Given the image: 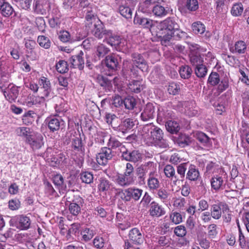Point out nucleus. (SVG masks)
<instances>
[{"label":"nucleus","instance_id":"1","mask_svg":"<svg viewBox=\"0 0 249 249\" xmlns=\"http://www.w3.org/2000/svg\"><path fill=\"white\" fill-rule=\"evenodd\" d=\"M144 142L148 145H154L161 148L169 147L168 142L163 138V131L159 127L151 124L144 125L141 132Z\"/></svg>","mask_w":249,"mask_h":249},{"label":"nucleus","instance_id":"2","mask_svg":"<svg viewBox=\"0 0 249 249\" xmlns=\"http://www.w3.org/2000/svg\"><path fill=\"white\" fill-rule=\"evenodd\" d=\"M179 28V26L175 18L168 17L160 22L156 21L154 32L158 37L164 40H169Z\"/></svg>","mask_w":249,"mask_h":249},{"label":"nucleus","instance_id":"3","mask_svg":"<svg viewBox=\"0 0 249 249\" xmlns=\"http://www.w3.org/2000/svg\"><path fill=\"white\" fill-rule=\"evenodd\" d=\"M132 63L126 60L124 62V68L129 70L133 73H136L138 68L142 71H146L148 66L143 56L138 53L131 54Z\"/></svg>","mask_w":249,"mask_h":249},{"label":"nucleus","instance_id":"4","mask_svg":"<svg viewBox=\"0 0 249 249\" xmlns=\"http://www.w3.org/2000/svg\"><path fill=\"white\" fill-rule=\"evenodd\" d=\"M143 190L135 187H129L124 190H121L118 192V195L123 201L129 202L132 199L136 201L141 198Z\"/></svg>","mask_w":249,"mask_h":249},{"label":"nucleus","instance_id":"5","mask_svg":"<svg viewBox=\"0 0 249 249\" xmlns=\"http://www.w3.org/2000/svg\"><path fill=\"white\" fill-rule=\"evenodd\" d=\"M39 87V95L44 99H51L53 96V92L49 79L41 76L38 79Z\"/></svg>","mask_w":249,"mask_h":249},{"label":"nucleus","instance_id":"6","mask_svg":"<svg viewBox=\"0 0 249 249\" xmlns=\"http://www.w3.org/2000/svg\"><path fill=\"white\" fill-rule=\"evenodd\" d=\"M118 6V10L120 14L126 18H130L132 17L131 7L135 4L133 0H116Z\"/></svg>","mask_w":249,"mask_h":249},{"label":"nucleus","instance_id":"7","mask_svg":"<svg viewBox=\"0 0 249 249\" xmlns=\"http://www.w3.org/2000/svg\"><path fill=\"white\" fill-rule=\"evenodd\" d=\"M104 41L120 51L125 49L126 41L121 38L120 36L113 34L110 30L104 39Z\"/></svg>","mask_w":249,"mask_h":249},{"label":"nucleus","instance_id":"8","mask_svg":"<svg viewBox=\"0 0 249 249\" xmlns=\"http://www.w3.org/2000/svg\"><path fill=\"white\" fill-rule=\"evenodd\" d=\"M114 156V154L112 150L107 147H104L97 155L96 160L100 165H106Z\"/></svg>","mask_w":249,"mask_h":249},{"label":"nucleus","instance_id":"9","mask_svg":"<svg viewBox=\"0 0 249 249\" xmlns=\"http://www.w3.org/2000/svg\"><path fill=\"white\" fill-rule=\"evenodd\" d=\"M84 12H86L85 24L87 27L92 28V25L100 21L97 16L95 7H89Z\"/></svg>","mask_w":249,"mask_h":249},{"label":"nucleus","instance_id":"10","mask_svg":"<svg viewBox=\"0 0 249 249\" xmlns=\"http://www.w3.org/2000/svg\"><path fill=\"white\" fill-rule=\"evenodd\" d=\"M84 199L79 196H75L69 205L70 213L73 216H77L81 213V208L83 206Z\"/></svg>","mask_w":249,"mask_h":249},{"label":"nucleus","instance_id":"11","mask_svg":"<svg viewBox=\"0 0 249 249\" xmlns=\"http://www.w3.org/2000/svg\"><path fill=\"white\" fill-rule=\"evenodd\" d=\"M121 157L123 160L136 162L142 159V154L138 150L129 151L125 147H122Z\"/></svg>","mask_w":249,"mask_h":249},{"label":"nucleus","instance_id":"12","mask_svg":"<svg viewBox=\"0 0 249 249\" xmlns=\"http://www.w3.org/2000/svg\"><path fill=\"white\" fill-rule=\"evenodd\" d=\"M49 0H34L33 10L35 13L40 15H45L50 9Z\"/></svg>","mask_w":249,"mask_h":249},{"label":"nucleus","instance_id":"13","mask_svg":"<svg viewBox=\"0 0 249 249\" xmlns=\"http://www.w3.org/2000/svg\"><path fill=\"white\" fill-rule=\"evenodd\" d=\"M128 236V240L135 245H141L144 240V235L142 231L137 228H134L130 230Z\"/></svg>","mask_w":249,"mask_h":249},{"label":"nucleus","instance_id":"14","mask_svg":"<svg viewBox=\"0 0 249 249\" xmlns=\"http://www.w3.org/2000/svg\"><path fill=\"white\" fill-rule=\"evenodd\" d=\"M12 222H14L15 226L20 230H27L31 225V220L29 217L24 215H17L12 218Z\"/></svg>","mask_w":249,"mask_h":249},{"label":"nucleus","instance_id":"15","mask_svg":"<svg viewBox=\"0 0 249 249\" xmlns=\"http://www.w3.org/2000/svg\"><path fill=\"white\" fill-rule=\"evenodd\" d=\"M89 28L90 30L92 35L99 39L104 37L105 38L109 31L105 28L104 24L101 21L92 25V28Z\"/></svg>","mask_w":249,"mask_h":249},{"label":"nucleus","instance_id":"16","mask_svg":"<svg viewBox=\"0 0 249 249\" xmlns=\"http://www.w3.org/2000/svg\"><path fill=\"white\" fill-rule=\"evenodd\" d=\"M133 21L135 24L141 25L143 28H152L153 31L154 32V26H156V21L143 17L136 16Z\"/></svg>","mask_w":249,"mask_h":249},{"label":"nucleus","instance_id":"17","mask_svg":"<svg viewBox=\"0 0 249 249\" xmlns=\"http://www.w3.org/2000/svg\"><path fill=\"white\" fill-rule=\"evenodd\" d=\"M46 122L50 131L53 132L58 131L61 127L64 126V123L62 119L55 117L48 118Z\"/></svg>","mask_w":249,"mask_h":249},{"label":"nucleus","instance_id":"18","mask_svg":"<svg viewBox=\"0 0 249 249\" xmlns=\"http://www.w3.org/2000/svg\"><path fill=\"white\" fill-rule=\"evenodd\" d=\"M149 215L153 217H159L165 213L164 209L156 201H152L149 206Z\"/></svg>","mask_w":249,"mask_h":249},{"label":"nucleus","instance_id":"19","mask_svg":"<svg viewBox=\"0 0 249 249\" xmlns=\"http://www.w3.org/2000/svg\"><path fill=\"white\" fill-rule=\"evenodd\" d=\"M155 108L153 104L147 103L141 113V117L142 121H147L152 119L155 115Z\"/></svg>","mask_w":249,"mask_h":249},{"label":"nucleus","instance_id":"20","mask_svg":"<svg viewBox=\"0 0 249 249\" xmlns=\"http://www.w3.org/2000/svg\"><path fill=\"white\" fill-rule=\"evenodd\" d=\"M173 116V112L166 107H160L158 109L157 122L159 124L166 122Z\"/></svg>","mask_w":249,"mask_h":249},{"label":"nucleus","instance_id":"21","mask_svg":"<svg viewBox=\"0 0 249 249\" xmlns=\"http://www.w3.org/2000/svg\"><path fill=\"white\" fill-rule=\"evenodd\" d=\"M115 182L118 185L125 187L133 184L135 182V178H131L124 174H119L116 176Z\"/></svg>","mask_w":249,"mask_h":249},{"label":"nucleus","instance_id":"22","mask_svg":"<svg viewBox=\"0 0 249 249\" xmlns=\"http://www.w3.org/2000/svg\"><path fill=\"white\" fill-rule=\"evenodd\" d=\"M15 132L18 136L25 138L26 143L30 141L36 133L32 128L27 127H18Z\"/></svg>","mask_w":249,"mask_h":249},{"label":"nucleus","instance_id":"23","mask_svg":"<svg viewBox=\"0 0 249 249\" xmlns=\"http://www.w3.org/2000/svg\"><path fill=\"white\" fill-rule=\"evenodd\" d=\"M84 53L80 51L77 54L72 56L70 59V62L73 68H78L82 70L84 67Z\"/></svg>","mask_w":249,"mask_h":249},{"label":"nucleus","instance_id":"24","mask_svg":"<svg viewBox=\"0 0 249 249\" xmlns=\"http://www.w3.org/2000/svg\"><path fill=\"white\" fill-rule=\"evenodd\" d=\"M27 143L33 150L39 149L44 145L43 137L41 134L36 133Z\"/></svg>","mask_w":249,"mask_h":249},{"label":"nucleus","instance_id":"25","mask_svg":"<svg viewBox=\"0 0 249 249\" xmlns=\"http://www.w3.org/2000/svg\"><path fill=\"white\" fill-rule=\"evenodd\" d=\"M147 181V187L150 191L157 190L160 186L159 175L158 173L148 177Z\"/></svg>","mask_w":249,"mask_h":249},{"label":"nucleus","instance_id":"26","mask_svg":"<svg viewBox=\"0 0 249 249\" xmlns=\"http://www.w3.org/2000/svg\"><path fill=\"white\" fill-rule=\"evenodd\" d=\"M106 65L109 71H115L119 65L118 57L115 54H111L106 57Z\"/></svg>","mask_w":249,"mask_h":249},{"label":"nucleus","instance_id":"27","mask_svg":"<svg viewBox=\"0 0 249 249\" xmlns=\"http://www.w3.org/2000/svg\"><path fill=\"white\" fill-rule=\"evenodd\" d=\"M0 11L1 15L5 17H10L14 12L12 6L6 0H0Z\"/></svg>","mask_w":249,"mask_h":249},{"label":"nucleus","instance_id":"28","mask_svg":"<svg viewBox=\"0 0 249 249\" xmlns=\"http://www.w3.org/2000/svg\"><path fill=\"white\" fill-rule=\"evenodd\" d=\"M52 152V149L51 148H48L46 151L41 154L42 156L50 164L53 166H55L58 165L60 163V160L58 159V158L56 156L51 155H49Z\"/></svg>","mask_w":249,"mask_h":249},{"label":"nucleus","instance_id":"29","mask_svg":"<svg viewBox=\"0 0 249 249\" xmlns=\"http://www.w3.org/2000/svg\"><path fill=\"white\" fill-rule=\"evenodd\" d=\"M186 175V178L190 181H196L200 178V173L196 166L191 164Z\"/></svg>","mask_w":249,"mask_h":249},{"label":"nucleus","instance_id":"30","mask_svg":"<svg viewBox=\"0 0 249 249\" xmlns=\"http://www.w3.org/2000/svg\"><path fill=\"white\" fill-rule=\"evenodd\" d=\"M19 94L18 87L12 86L8 92L4 91V95L10 103L15 102Z\"/></svg>","mask_w":249,"mask_h":249},{"label":"nucleus","instance_id":"31","mask_svg":"<svg viewBox=\"0 0 249 249\" xmlns=\"http://www.w3.org/2000/svg\"><path fill=\"white\" fill-rule=\"evenodd\" d=\"M140 166L142 168V170H143L146 174L148 173V177L158 173L157 163L153 161L145 162L140 165Z\"/></svg>","mask_w":249,"mask_h":249},{"label":"nucleus","instance_id":"32","mask_svg":"<svg viewBox=\"0 0 249 249\" xmlns=\"http://www.w3.org/2000/svg\"><path fill=\"white\" fill-rule=\"evenodd\" d=\"M195 137L202 145L207 147L212 146V142L211 139L204 133L200 131L196 132Z\"/></svg>","mask_w":249,"mask_h":249},{"label":"nucleus","instance_id":"33","mask_svg":"<svg viewBox=\"0 0 249 249\" xmlns=\"http://www.w3.org/2000/svg\"><path fill=\"white\" fill-rule=\"evenodd\" d=\"M71 147L73 150L80 152L82 155L85 153V146L81 138L75 137L71 142Z\"/></svg>","mask_w":249,"mask_h":249},{"label":"nucleus","instance_id":"34","mask_svg":"<svg viewBox=\"0 0 249 249\" xmlns=\"http://www.w3.org/2000/svg\"><path fill=\"white\" fill-rule=\"evenodd\" d=\"M96 82L105 90H110L112 88L111 80L102 75H97Z\"/></svg>","mask_w":249,"mask_h":249},{"label":"nucleus","instance_id":"35","mask_svg":"<svg viewBox=\"0 0 249 249\" xmlns=\"http://www.w3.org/2000/svg\"><path fill=\"white\" fill-rule=\"evenodd\" d=\"M156 197L163 203L168 202L171 198V194L164 188H160L157 191Z\"/></svg>","mask_w":249,"mask_h":249},{"label":"nucleus","instance_id":"36","mask_svg":"<svg viewBox=\"0 0 249 249\" xmlns=\"http://www.w3.org/2000/svg\"><path fill=\"white\" fill-rule=\"evenodd\" d=\"M50 99H44L42 98L41 96H28L27 100L25 101L26 104L29 107L32 105H40L45 101L49 100Z\"/></svg>","mask_w":249,"mask_h":249},{"label":"nucleus","instance_id":"37","mask_svg":"<svg viewBox=\"0 0 249 249\" xmlns=\"http://www.w3.org/2000/svg\"><path fill=\"white\" fill-rule=\"evenodd\" d=\"M107 147L111 150L119 148L120 152H122V147H125L115 136H109L108 142L107 143Z\"/></svg>","mask_w":249,"mask_h":249},{"label":"nucleus","instance_id":"38","mask_svg":"<svg viewBox=\"0 0 249 249\" xmlns=\"http://www.w3.org/2000/svg\"><path fill=\"white\" fill-rule=\"evenodd\" d=\"M164 173L165 176L173 181L174 184L178 181V177L176 175L174 168L171 165H166L164 168Z\"/></svg>","mask_w":249,"mask_h":249},{"label":"nucleus","instance_id":"39","mask_svg":"<svg viewBox=\"0 0 249 249\" xmlns=\"http://www.w3.org/2000/svg\"><path fill=\"white\" fill-rule=\"evenodd\" d=\"M223 178L221 176L215 175L211 179V187L215 191L219 190L223 186Z\"/></svg>","mask_w":249,"mask_h":249},{"label":"nucleus","instance_id":"40","mask_svg":"<svg viewBox=\"0 0 249 249\" xmlns=\"http://www.w3.org/2000/svg\"><path fill=\"white\" fill-rule=\"evenodd\" d=\"M191 63L196 67L203 64V59L198 52H192L190 54Z\"/></svg>","mask_w":249,"mask_h":249},{"label":"nucleus","instance_id":"41","mask_svg":"<svg viewBox=\"0 0 249 249\" xmlns=\"http://www.w3.org/2000/svg\"><path fill=\"white\" fill-rule=\"evenodd\" d=\"M221 203H218L211 206L210 214L213 219L218 220L221 217Z\"/></svg>","mask_w":249,"mask_h":249},{"label":"nucleus","instance_id":"42","mask_svg":"<svg viewBox=\"0 0 249 249\" xmlns=\"http://www.w3.org/2000/svg\"><path fill=\"white\" fill-rule=\"evenodd\" d=\"M152 13L156 17L162 18L166 16L168 12L164 7L157 4L153 7Z\"/></svg>","mask_w":249,"mask_h":249},{"label":"nucleus","instance_id":"43","mask_svg":"<svg viewBox=\"0 0 249 249\" xmlns=\"http://www.w3.org/2000/svg\"><path fill=\"white\" fill-rule=\"evenodd\" d=\"M165 127L166 130L172 134L177 133L180 129L178 123L176 121L171 120L168 121L166 122Z\"/></svg>","mask_w":249,"mask_h":249},{"label":"nucleus","instance_id":"44","mask_svg":"<svg viewBox=\"0 0 249 249\" xmlns=\"http://www.w3.org/2000/svg\"><path fill=\"white\" fill-rule=\"evenodd\" d=\"M177 143L179 146L184 147L189 145L191 143V140L190 138L187 135L181 134L179 135L177 140Z\"/></svg>","mask_w":249,"mask_h":249},{"label":"nucleus","instance_id":"45","mask_svg":"<svg viewBox=\"0 0 249 249\" xmlns=\"http://www.w3.org/2000/svg\"><path fill=\"white\" fill-rule=\"evenodd\" d=\"M158 246L160 247L166 248L170 246L171 239L167 236H160L157 238Z\"/></svg>","mask_w":249,"mask_h":249},{"label":"nucleus","instance_id":"46","mask_svg":"<svg viewBox=\"0 0 249 249\" xmlns=\"http://www.w3.org/2000/svg\"><path fill=\"white\" fill-rule=\"evenodd\" d=\"M109 49L103 44H100L96 47L95 55L99 59L103 58L109 52Z\"/></svg>","mask_w":249,"mask_h":249},{"label":"nucleus","instance_id":"47","mask_svg":"<svg viewBox=\"0 0 249 249\" xmlns=\"http://www.w3.org/2000/svg\"><path fill=\"white\" fill-rule=\"evenodd\" d=\"M39 45L45 49H48L51 46L52 42L50 39L44 36H39L37 37Z\"/></svg>","mask_w":249,"mask_h":249},{"label":"nucleus","instance_id":"48","mask_svg":"<svg viewBox=\"0 0 249 249\" xmlns=\"http://www.w3.org/2000/svg\"><path fill=\"white\" fill-rule=\"evenodd\" d=\"M82 236V240L85 242H87L91 239L93 236L95 234V231L89 228H86L81 232Z\"/></svg>","mask_w":249,"mask_h":249},{"label":"nucleus","instance_id":"49","mask_svg":"<svg viewBox=\"0 0 249 249\" xmlns=\"http://www.w3.org/2000/svg\"><path fill=\"white\" fill-rule=\"evenodd\" d=\"M56 71L60 73L67 72L68 70V65L67 62L63 60H60L55 64Z\"/></svg>","mask_w":249,"mask_h":249},{"label":"nucleus","instance_id":"50","mask_svg":"<svg viewBox=\"0 0 249 249\" xmlns=\"http://www.w3.org/2000/svg\"><path fill=\"white\" fill-rule=\"evenodd\" d=\"M53 182L57 186L59 190H64L66 188V185L64 183V178L60 174H57L53 177Z\"/></svg>","mask_w":249,"mask_h":249},{"label":"nucleus","instance_id":"51","mask_svg":"<svg viewBox=\"0 0 249 249\" xmlns=\"http://www.w3.org/2000/svg\"><path fill=\"white\" fill-rule=\"evenodd\" d=\"M193 71L189 66H182L180 67L179 74L183 79L189 78L192 73Z\"/></svg>","mask_w":249,"mask_h":249},{"label":"nucleus","instance_id":"52","mask_svg":"<svg viewBox=\"0 0 249 249\" xmlns=\"http://www.w3.org/2000/svg\"><path fill=\"white\" fill-rule=\"evenodd\" d=\"M187 164L186 163H183L180 164L177 167V171L178 173L177 177H178V181L181 180H182L185 176V172L187 170Z\"/></svg>","mask_w":249,"mask_h":249},{"label":"nucleus","instance_id":"53","mask_svg":"<svg viewBox=\"0 0 249 249\" xmlns=\"http://www.w3.org/2000/svg\"><path fill=\"white\" fill-rule=\"evenodd\" d=\"M80 179L83 183L86 184H90L93 182L94 177L93 174L91 172L87 171L83 172L80 174Z\"/></svg>","mask_w":249,"mask_h":249},{"label":"nucleus","instance_id":"54","mask_svg":"<svg viewBox=\"0 0 249 249\" xmlns=\"http://www.w3.org/2000/svg\"><path fill=\"white\" fill-rule=\"evenodd\" d=\"M198 7L197 0H187L185 4V7L190 12L196 11Z\"/></svg>","mask_w":249,"mask_h":249},{"label":"nucleus","instance_id":"55","mask_svg":"<svg viewBox=\"0 0 249 249\" xmlns=\"http://www.w3.org/2000/svg\"><path fill=\"white\" fill-rule=\"evenodd\" d=\"M192 29L196 34H202L205 31V27L200 21H197L192 24Z\"/></svg>","mask_w":249,"mask_h":249},{"label":"nucleus","instance_id":"56","mask_svg":"<svg viewBox=\"0 0 249 249\" xmlns=\"http://www.w3.org/2000/svg\"><path fill=\"white\" fill-rule=\"evenodd\" d=\"M110 182L105 178H101L98 185V189L101 192H106L110 188Z\"/></svg>","mask_w":249,"mask_h":249},{"label":"nucleus","instance_id":"57","mask_svg":"<svg viewBox=\"0 0 249 249\" xmlns=\"http://www.w3.org/2000/svg\"><path fill=\"white\" fill-rule=\"evenodd\" d=\"M158 0H145L141 3V7L143 12H147L152 6L158 3Z\"/></svg>","mask_w":249,"mask_h":249},{"label":"nucleus","instance_id":"58","mask_svg":"<svg viewBox=\"0 0 249 249\" xmlns=\"http://www.w3.org/2000/svg\"><path fill=\"white\" fill-rule=\"evenodd\" d=\"M123 106L126 109L131 110L136 106L135 99L132 97H128L124 100Z\"/></svg>","mask_w":249,"mask_h":249},{"label":"nucleus","instance_id":"59","mask_svg":"<svg viewBox=\"0 0 249 249\" xmlns=\"http://www.w3.org/2000/svg\"><path fill=\"white\" fill-rule=\"evenodd\" d=\"M243 11V7L241 3L234 4L231 8V14L232 15L237 17L240 16Z\"/></svg>","mask_w":249,"mask_h":249},{"label":"nucleus","instance_id":"60","mask_svg":"<svg viewBox=\"0 0 249 249\" xmlns=\"http://www.w3.org/2000/svg\"><path fill=\"white\" fill-rule=\"evenodd\" d=\"M195 71L196 75L198 77H203L207 72V69L206 66L202 64L196 67Z\"/></svg>","mask_w":249,"mask_h":249},{"label":"nucleus","instance_id":"61","mask_svg":"<svg viewBox=\"0 0 249 249\" xmlns=\"http://www.w3.org/2000/svg\"><path fill=\"white\" fill-rule=\"evenodd\" d=\"M170 219L175 224H178L182 221L181 214L178 212L172 211L170 214Z\"/></svg>","mask_w":249,"mask_h":249},{"label":"nucleus","instance_id":"62","mask_svg":"<svg viewBox=\"0 0 249 249\" xmlns=\"http://www.w3.org/2000/svg\"><path fill=\"white\" fill-rule=\"evenodd\" d=\"M220 82L219 75L217 72H212L209 75L208 82L212 86H215Z\"/></svg>","mask_w":249,"mask_h":249},{"label":"nucleus","instance_id":"63","mask_svg":"<svg viewBox=\"0 0 249 249\" xmlns=\"http://www.w3.org/2000/svg\"><path fill=\"white\" fill-rule=\"evenodd\" d=\"M35 114L31 111H29L25 113L22 118L23 123L28 125L31 124L34 121L33 115Z\"/></svg>","mask_w":249,"mask_h":249},{"label":"nucleus","instance_id":"64","mask_svg":"<svg viewBox=\"0 0 249 249\" xmlns=\"http://www.w3.org/2000/svg\"><path fill=\"white\" fill-rule=\"evenodd\" d=\"M247 49L246 43L243 41H239L235 44V50L236 53L242 54L244 53Z\"/></svg>","mask_w":249,"mask_h":249}]
</instances>
